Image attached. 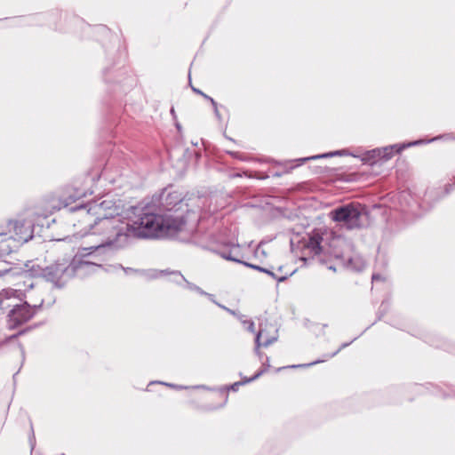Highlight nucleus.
Masks as SVG:
<instances>
[{
    "label": "nucleus",
    "mask_w": 455,
    "mask_h": 455,
    "mask_svg": "<svg viewBox=\"0 0 455 455\" xmlns=\"http://www.w3.org/2000/svg\"><path fill=\"white\" fill-rule=\"evenodd\" d=\"M244 323L247 324L248 331L253 333L255 332V324L252 321L244 322Z\"/></svg>",
    "instance_id": "14"
},
{
    "label": "nucleus",
    "mask_w": 455,
    "mask_h": 455,
    "mask_svg": "<svg viewBox=\"0 0 455 455\" xmlns=\"http://www.w3.org/2000/svg\"><path fill=\"white\" fill-rule=\"evenodd\" d=\"M192 90H193L196 93L199 94L200 96H203L204 99H206V100H207V99H210V96L206 95L205 93H204V92H203L202 91H200L199 89H196V88H195V87H192Z\"/></svg>",
    "instance_id": "16"
},
{
    "label": "nucleus",
    "mask_w": 455,
    "mask_h": 455,
    "mask_svg": "<svg viewBox=\"0 0 455 455\" xmlns=\"http://www.w3.org/2000/svg\"><path fill=\"white\" fill-rule=\"evenodd\" d=\"M161 209L156 205L147 204L142 208H150L156 217V224L164 229L163 235L153 238L180 237L188 235L186 213L189 212L185 197L178 190L165 189L162 194Z\"/></svg>",
    "instance_id": "2"
},
{
    "label": "nucleus",
    "mask_w": 455,
    "mask_h": 455,
    "mask_svg": "<svg viewBox=\"0 0 455 455\" xmlns=\"http://www.w3.org/2000/svg\"><path fill=\"white\" fill-rule=\"evenodd\" d=\"M9 235H0V257L9 255L17 246Z\"/></svg>",
    "instance_id": "10"
},
{
    "label": "nucleus",
    "mask_w": 455,
    "mask_h": 455,
    "mask_svg": "<svg viewBox=\"0 0 455 455\" xmlns=\"http://www.w3.org/2000/svg\"><path fill=\"white\" fill-rule=\"evenodd\" d=\"M37 310L36 306H30L28 302L13 305V307L8 313V325L11 329H14L31 320Z\"/></svg>",
    "instance_id": "6"
},
{
    "label": "nucleus",
    "mask_w": 455,
    "mask_h": 455,
    "mask_svg": "<svg viewBox=\"0 0 455 455\" xmlns=\"http://www.w3.org/2000/svg\"><path fill=\"white\" fill-rule=\"evenodd\" d=\"M380 279V275L376 274V275H372V281H376V280H379Z\"/></svg>",
    "instance_id": "21"
},
{
    "label": "nucleus",
    "mask_w": 455,
    "mask_h": 455,
    "mask_svg": "<svg viewBox=\"0 0 455 455\" xmlns=\"http://www.w3.org/2000/svg\"><path fill=\"white\" fill-rule=\"evenodd\" d=\"M319 156H312L310 159H315V158H318ZM307 158H305L303 159V161L307 160Z\"/></svg>",
    "instance_id": "22"
},
{
    "label": "nucleus",
    "mask_w": 455,
    "mask_h": 455,
    "mask_svg": "<svg viewBox=\"0 0 455 455\" xmlns=\"http://www.w3.org/2000/svg\"><path fill=\"white\" fill-rule=\"evenodd\" d=\"M207 100H208L211 102V104L212 105V107H213V108H214V110H215L216 114H218V107H217V103H216V101H215L212 97H210V99H207Z\"/></svg>",
    "instance_id": "17"
},
{
    "label": "nucleus",
    "mask_w": 455,
    "mask_h": 455,
    "mask_svg": "<svg viewBox=\"0 0 455 455\" xmlns=\"http://www.w3.org/2000/svg\"><path fill=\"white\" fill-rule=\"evenodd\" d=\"M33 225L26 220H15L8 221L4 226H0V235H9L18 244H22L33 237Z\"/></svg>",
    "instance_id": "4"
},
{
    "label": "nucleus",
    "mask_w": 455,
    "mask_h": 455,
    "mask_svg": "<svg viewBox=\"0 0 455 455\" xmlns=\"http://www.w3.org/2000/svg\"><path fill=\"white\" fill-rule=\"evenodd\" d=\"M355 260L358 262V266H355V267L357 270H361L364 267V262L360 258H355ZM353 261H354L353 259H349L348 264L352 265Z\"/></svg>",
    "instance_id": "13"
},
{
    "label": "nucleus",
    "mask_w": 455,
    "mask_h": 455,
    "mask_svg": "<svg viewBox=\"0 0 455 455\" xmlns=\"http://www.w3.org/2000/svg\"><path fill=\"white\" fill-rule=\"evenodd\" d=\"M277 339V330L273 325L260 323L259 331L255 338V353L259 358L262 356V353L259 348L261 347H268Z\"/></svg>",
    "instance_id": "7"
},
{
    "label": "nucleus",
    "mask_w": 455,
    "mask_h": 455,
    "mask_svg": "<svg viewBox=\"0 0 455 455\" xmlns=\"http://www.w3.org/2000/svg\"><path fill=\"white\" fill-rule=\"evenodd\" d=\"M68 266L67 262L56 261L45 267H38L37 270H33L34 275H41L47 282L54 284V286L60 288L64 286L67 282V271Z\"/></svg>",
    "instance_id": "5"
},
{
    "label": "nucleus",
    "mask_w": 455,
    "mask_h": 455,
    "mask_svg": "<svg viewBox=\"0 0 455 455\" xmlns=\"http://www.w3.org/2000/svg\"><path fill=\"white\" fill-rule=\"evenodd\" d=\"M78 222L84 225L81 229L84 235L92 234L100 236L99 243L89 248L97 250L105 246H122L129 238H153L161 235L164 229L156 224V217L150 208H133V218L124 221L119 215L94 218L91 210L84 208L78 212Z\"/></svg>",
    "instance_id": "1"
},
{
    "label": "nucleus",
    "mask_w": 455,
    "mask_h": 455,
    "mask_svg": "<svg viewBox=\"0 0 455 455\" xmlns=\"http://www.w3.org/2000/svg\"><path fill=\"white\" fill-rule=\"evenodd\" d=\"M228 155H230L233 158L239 159L241 161H246L247 157L244 156L242 153L236 151H228Z\"/></svg>",
    "instance_id": "12"
},
{
    "label": "nucleus",
    "mask_w": 455,
    "mask_h": 455,
    "mask_svg": "<svg viewBox=\"0 0 455 455\" xmlns=\"http://www.w3.org/2000/svg\"><path fill=\"white\" fill-rule=\"evenodd\" d=\"M247 266L252 267V268H256V269H259L260 271H263V272H266L269 275H271L275 279H276L278 282H283L286 279V276H276L273 272H270L268 270H266L264 268H261L259 267H256V266H253V265H250V264H246Z\"/></svg>",
    "instance_id": "11"
},
{
    "label": "nucleus",
    "mask_w": 455,
    "mask_h": 455,
    "mask_svg": "<svg viewBox=\"0 0 455 455\" xmlns=\"http://www.w3.org/2000/svg\"><path fill=\"white\" fill-rule=\"evenodd\" d=\"M240 385V382L234 383L233 385H231L230 389H232L233 391H236Z\"/></svg>",
    "instance_id": "19"
},
{
    "label": "nucleus",
    "mask_w": 455,
    "mask_h": 455,
    "mask_svg": "<svg viewBox=\"0 0 455 455\" xmlns=\"http://www.w3.org/2000/svg\"><path fill=\"white\" fill-rule=\"evenodd\" d=\"M25 298V294L21 290L12 288H5L0 291V308L7 309L13 307V305L21 302Z\"/></svg>",
    "instance_id": "8"
},
{
    "label": "nucleus",
    "mask_w": 455,
    "mask_h": 455,
    "mask_svg": "<svg viewBox=\"0 0 455 455\" xmlns=\"http://www.w3.org/2000/svg\"><path fill=\"white\" fill-rule=\"evenodd\" d=\"M371 154H372L373 156H380V149H374V150L371 151Z\"/></svg>",
    "instance_id": "20"
},
{
    "label": "nucleus",
    "mask_w": 455,
    "mask_h": 455,
    "mask_svg": "<svg viewBox=\"0 0 455 455\" xmlns=\"http://www.w3.org/2000/svg\"><path fill=\"white\" fill-rule=\"evenodd\" d=\"M364 207L358 203H350L331 212V219L343 223L347 228L361 227V217Z\"/></svg>",
    "instance_id": "3"
},
{
    "label": "nucleus",
    "mask_w": 455,
    "mask_h": 455,
    "mask_svg": "<svg viewBox=\"0 0 455 455\" xmlns=\"http://www.w3.org/2000/svg\"><path fill=\"white\" fill-rule=\"evenodd\" d=\"M383 151H384V153H385L384 156H385L386 158H390V156H391V153H392V148H384V149H383Z\"/></svg>",
    "instance_id": "18"
},
{
    "label": "nucleus",
    "mask_w": 455,
    "mask_h": 455,
    "mask_svg": "<svg viewBox=\"0 0 455 455\" xmlns=\"http://www.w3.org/2000/svg\"><path fill=\"white\" fill-rule=\"evenodd\" d=\"M101 205H103V203H100V205H94L93 207H91L89 210H91V212L92 214L94 213L95 216L98 213V210L101 208Z\"/></svg>",
    "instance_id": "15"
},
{
    "label": "nucleus",
    "mask_w": 455,
    "mask_h": 455,
    "mask_svg": "<svg viewBox=\"0 0 455 455\" xmlns=\"http://www.w3.org/2000/svg\"><path fill=\"white\" fill-rule=\"evenodd\" d=\"M323 235L318 232H312L306 243V248L313 255H319L322 252Z\"/></svg>",
    "instance_id": "9"
}]
</instances>
